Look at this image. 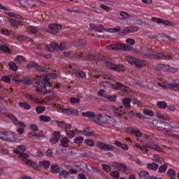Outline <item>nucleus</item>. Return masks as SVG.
I'll return each instance as SVG.
<instances>
[{
    "mask_svg": "<svg viewBox=\"0 0 179 179\" xmlns=\"http://www.w3.org/2000/svg\"><path fill=\"white\" fill-rule=\"evenodd\" d=\"M62 146L63 148H68L69 146V138L64 137L61 139Z\"/></svg>",
    "mask_w": 179,
    "mask_h": 179,
    "instance_id": "obj_38",
    "label": "nucleus"
},
{
    "mask_svg": "<svg viewBox=\"0 0 179 179\" xmlns=\"http://www.w3.org/2000/svg\"><path fill=\"white\" fill-rule=\"evenodd\" d=\"M0 51H2L3 52H9V46L8 44L2 45V43L0 45Z\"/></svg>",
    "mask_w": 179,
    "mask_h": 179,
    "instance_id": "obj_45",
    "label": "nucleus"
},
{
    "mask_svg": "<svg viewBox=\"0 0 179 179\" xmlns=\"http://www.w3.org/2000/svg\"><path fill=\"white\" fill-rule=\"evenodd\" d=\"M2 82H4V83H10V77L8 76H3L1 78Z\"/></svg>",
    "mask_w": 179,
    "mask_h": 179,
    "instance_id": "obj_61",
    "label": "nucleus"
},
{
    "mask_svg": "<svg viewBox=\"0 0 179 179\" xmlns=\"http://www.w3.org/2000/svg\"><path fill=\"white\" fill-rule=\"evenodd\" d=\"M8 65L10 66V69L11 71H14L15 72H16V71L19 69L17 65H16V64H15L13 62H10Z\"/></svg>",
    "mask_w": 179,
    "mask_h": 179,
    "instance_id": "obj_47",
    "label": "nucleus"
},
{
    "mask_svg": "<svg viewBox=\"0 0 179 179\" xmlns=\"http://www.w3.org/2000/svg\"><path fill=\"white\" fill-rule=\"evenodd\" d=\"M63 114H67L68 115H78L79 111L77 109L65 108L64 106H60L59 109Z\"/></svg>",
    "mask_w": 179,
    "mask_h": 179,
    "instance_id": "obj_13",
    "label": "nucleus"
},
{
    "mask_svg": "<svg viewBox=\"0 0 179 179\" xmlns=\"http://www.w3.org/2000/svg\"><path fill=\"white\" fill-rule=\"evenodd\" d=\"M106 66L110 71H115V72H125V66L122 64H114L110 61H106L105 63Z\"/></svg>",
    "mask_w": 179,
    "mask_h": 179,
    "instance_id": "obj_7",
    "label": "nucleus"
},
{
    "mask_svg": "<svg viewBox=\"0 0 179 179\" xmlns=\"http://www.w3.org/2000/svg\"><path fill=\"white\" fill-rule=\"evenodd\" d=\"M18 2L23 8H26V6L30 3L29 0H18Z\"/></svg>",
    "mask_w": 179,
    "mask_h": 179,
    "instance_id": "obj_57",
    "label": "nucleus"
},
{
    "mask_svg": "<svg viewBox=\"0 0 179 179\" xmlns=\"http://www.w3.org/2000/svg\"><path fill=\"white\" fill-rule=\"evenodd\" d=\"M126 60L131 65H134L136 68L141 69L146 66V61L142 60L141 59H136L132 56H126Z\"/></svg>",
    "mask_w": 179,
    "mask_h": 179,
    "instance_id": "obj_3",
    "label": "nucleus"
},
{
    "mask_svg": "<svg viewBox=\"0 0 179 179\" xmlns=\"http://www.w3.org/2000/svg\"><path fill=\"white\" fill-rule=\"evenodd\" d=\"M138 177L139 178L149 179L150 177V174L145 171H141L138 173Z\"/></svg>",
    "mask_w": 179,
    "mask_h": 179,
    "instance_id": "obj_33",
    "label": "nucleus"
},
{
    "mask_svg": "<svg viewBox=\"0 0 179 179\" xmlns=\"http://www.w3.org/2000/svg\"><path fill=\"white\" fill-rule=\"evenodd\" d=\"M97 148L101 150H106V152L115 150V147L110 144H107L103 142H98L96 143Z\"/></svg>",
    "mask_w": 179,
    "mask_h": 179,
    "instance_id": "obj_12",
    "label": "nucleus"
},
{
    "mask_svg": "<svg viewBox=\"0 0 179 179\" xmlns=\"http://www.w3.org/2000/svg\"><path fill=\"white\" fill-rule=\"evenodd\" d=\"M32 101H34V103H38L39 104H43L44 103V100L43 99H41L40 98H38L36 96H34L33 97Z\"/></svg>",
    "mask_w": 179,
    "mask_h": 179,
    "instance_id": "obj_53",
    "label": "nucleus"
},
{
    "mask_svg": "<svg viewBox=\"0 0 179 179\" xmlns=\"http://www.w3.org/2000/svg\"><path fill=\"white\" fill-rule=\"evenodd\" d=\"M109 101H115L117 100V96L115 95H106V98Z\"/></svg>",
    "mask_w": 179,
    "mask_h": 179,
    "instance_id": "obj_64",
    "label": "nucleus"
},
{
    "mask_svg": "<svg viewBox=\"0 0 179 179\" xmlns=\"http://www.w3.org/2000/svg\"><path fill=\"white\" fill-rule=\"evenodd\" d=\"M76 68V66L75 64H71L69 66V69L70 70L71 72L75 75V76H77V78H86V73L80 70H76L75 69Z\"/></svg>",
    "mask_w": 179,
    "mask_h": 179,
    "instance_id": "obj_10",
    "label": "nucleus"
},
{
    "mask_svg": "<svg viewBox=\"0 0 179 179\" xmlns=\"http://www.w3.org/2000/svg\"><path fill=\"white\" fill-rule=\"evenodd\" d=\"M37 114H41L45 111V107L44 106H38L36 108Z\"/></svg>",
    "mask_w": 179,
    "mask_h": 179,
    "instance_id": "obj_58",
    "label": "nucleus"
},
{
    "mask_svg": "<svg viewBox=\"0 0 179 179\" xmlns=\"http://www.w3.org/2000/svg\"><path fill=\"white\" fill-rule=\"evenodd\" d=\"M42 48H43V50H45V51L54 52L55 50H58V45L57 44V42H51L49 45H43Z\"/></svg>",
    "mask_w": 179,
    "mask_h": 179,
    "instance_id": "obj_15",
    "label": "nucleus"
},
{
    "mask_svg": "<svg viewBox=\"0 0 179 179\" xmlns=\"http://www.w3.org/2000/svg\"><path fill=\"white\" fill-rule=\"evenodd\" d=\"M11 16H13V17L10 19L9 22L11 23L12 26H20V24H23L22 23V20H23L22 16L16 14H12Z\"/></svg>",
    "mask_w": 179,
    "mask_h": 179,
    "instance_id": "obj_11",
    "label": "nucleus"
},
{
    "mask_svg": "<svg viewBox=\"0 0 179 179\" xmlns=\"http://www.w3.org/2000/svg\"><path fill=\"white\" fill-rule=\"evenodd\" d=\"M113 87L115 89H117V90H121V92H123L124 94H128L129 92H131V89L125 85H124L121 83H117L116 84L113 85Z\"/></svg>",
    "mask_w": 179,
    "mask_h": 179,
    "instance_id": "obj_14",
    "label": "nucleus"
},
{
    "mask_svg": "<svg viewBox=\"0 0 179 179\" xmlns=\"http://www.w3.org/2000/svg\"><path fill=\"white\" fill-rule=\"evenodd\" d=\"M26 150V145H18L17 147L16 150H14V153L15 155H17L18 157L21 159H23V157H22V155H27L23 152H25Z\"/></svg>",
    "mask_w": 179,
    "mask_h": 179,
    "instance_id": "obj_17",
    "label": "nucleus"
},
{
    "mask_svg": "<svg viewBox=\"0 0 179 179\" xmlns=\"http://www.w3.org/2000/svg\"><path fill=\"white\" fill-rule=\"evenodd\" d=\"M27 68V69H31V68H35V69H36V71H39V72H41L43 71L41 67L34 62H31L29 64H28Z\"/></svg>",
    "mask_w": 179,
    "mask_h": 179,
    "instance_id": "obj_24",
    "label": "nucleus"
},
{
    "mask_svg": "<svg viewBox=\"0 0 179 179\" xmlns=\"http://www.w3.org/2000/svg\"><path fill=\"white\" fill-rule=\"evenodd\" d=\"M167 89H169V90H173V92H178L179 84H167Z\"/></svg>",
    "mask_w": 179,
    "mask_h": 179,
    "instance_id": "obj_31",
    "label": "nucleus"
},
{
    "mask_svg": "<svg viewBox=\"0 0 179 179\" xmlns=\"http://www.w3.org/2000/svg\"><path fill=\"white\" fill-rule=\"evenodd\" d=\"M26 60L24 59V57L23 56H17L15 62V64H17L18 65L20 64H22V62H24Z\"/></svg>",
    "mask_w": 179,
    "mask_h": 179,
    "instance_id": "obj_46",
    "label": "nucleus"
},
{
    "mask_svg": "<svg viewBox=\"0 0 179 179\" xmlns=\"http://www.w3.org/2000/svg\"><path fill=\"white\" fill-rule=\"evenodd\" d=\"M132 99L131 98H124L122 99V104L125 107V108H131V101Z\"/></svg>",
    "mask_w": 179,
    "mask_h": 179,
    "instance_id": "obj_29",
    "label": "nucleus"
},
{
    "mask_svg": "<svg viewBox=\"0 0 179 179\" xmlns=\"http://www.w3.org/2000/svg\"><path fill=\"white\" fill-rule=\"evenodd\" d=\"M95 122L104 128H114L115 120L107 115H100L99 120H95Z\"/></svg>",
    "mask_w": 179,
    "mask_h": 179,
    "instance_id": "obj_2",
    "label": "nucleus"
},
{
    "mask_svg": "<svg viewBox=\"0 0 179 179\" xmlns=\"http://www.w3.org/2000/svg\"><path fill=\"white\" fill-rule=\"evenodd\" d=\"M110 176L115 179L120 178V172L117 171H113L110 172Z\"/></svg>",
    "mask_w": 179,
    "mask_h": 179,
    "instance_id": "obj_55",
    "label": "nucleus"
},
{
    "mask_svg": "<svg viewBox=\"0 0 179 179\" xmlns=\"http://www.w3.org/2000/svg\"><path fill=\"white\" fill-rule=\"evenodd\" d=\"M50 171L53 174H58L61 171V168L58 165H51L50 166Z\"/></svg>",
    "mask_w": 179,
    "mask_h": 179,
    "instance_id": "obj_32",
    "label": "nucleus"
},
{
    "mask_svg": "<svg viewBox=\"0 0 179 179\" xmlns=\"http://www.w3.org/2000/svg\"><path fill=\"white\" fill-rule=\"evenodd\" d=\"M106 50L115 51H132L133 48L132 46L126 45L125 43H117L106 46Z\"/></svg>",
    "mask_w": 179,
    "mask_h": 179,
    "instance_id": "obj_4",
    "label": "nucleus"
},
{
    "mask_svg": "<svg viewBox=\"0 0 179 179\" xmlns=\"http://www.w3.org/2000/svg\"><path fill=\"white\" fill-rule=\"evenodd\" d=\"M114 145L117 148H121L123 150H128V149H129V147L127 144L122 143L118 141H115Z\"/></svg>",
    "mask_w": 179,
    "mask_h": 179,
    "instance_id": "obj_27",
    "label": "nucleus"
},
{
    "mask_svg": "<svg viewBox=\"0 0 179 179\" xmlns=\"http://www.w3.org/2000/svg\"><path fill=\"white\" fill-rule=\"evenodd\" d=\"M34 80L36 83V91L39 93H43V94H48L51 93V90H47V86L51 87L52 85L50 83V78L48 76H36L34 78Z\"/></svg>",
    "mask_w": 179,
    "mask_h": 179,
    "instance_id": "obj_1",
    "label": "nucleus"
},
{
    "mask_svg": "<svg viewBox=\"0 0 179 179\" xmlns=\"http://www.w3.org/2000/svg\"><path fill=\"white\" fill-rule=\"evenodd\" d=\"M30 3H31L32 6H41L44 5V2L40 0H29Z\"/></svg>",
    "mask_w": 179,
    "mask_h": 179,
    "instance_id": "obj_36",
    "label": "nucleus"
},
{
    "mask_svg": "<svg viewBox=\"0 0 179 179\" xmlns=\"http://www.w3.org/2000/svg\"><path fill=\"white\" fill-rule=\"evenodd\" d=\"M152 22H154V23H157L158 24H162V23L163 22V19L155 17H152Z\"/></svg>",
    "mask_w": 179,
    "mask_h": 179,
    "instance_id": "obj_60",
    "label": "nucleus"
},
{
    "mask_svg": "<svg viewBox=\"0 0 179 179\" xmlns=\"http://www.w3.org/2000/svg\"><path fill=\"white\" fill-rule=\"evenodd\" d=\"M112 166H113V167H114V169H117L120 171H122V172L126 169L125 168L126 166H124V164H122V163L113 162Z\"/></svg>",
    "mask_w": 179,
    "mask_h": 179,
    "instance_id": "obj_26",
    "label": "nucleus"
},
{
    "mask_svg": "<svg viewBox=\"0 0 179 179\" xmlns=\"http://www.w3.org/2000/svg\"><path fill=\"white\" fill-rule=\"evenodd\" d=\"M84 143L85 145H87V146H90L91 148H93V146H94V141L93 140L85 139L84 141Z\"/></svg>",
    "mask_w": 179,
    "mask_h": 179,
    "instance_id": "obj_51",
    "label": "nucleus"
},
{
    "mask_svg": "<svg viewBox=\"0 0 179 179\" xmlns=\"http://www.w3.org/2000/svg\"><path fill=\"white\" fill-rule=\"evenodd\" d=\"M120 16H122V17H123L125 20H127V19H131V17H132V15L128 14V13L127 12H124L122 11L120 13Z\"/></svg>",
    "mask_w": 179,
    "mask_h": 179,
    "instance_id": "obj_49",
    "label": "nucleus"
},
{
    "mask_svg": "<svg viewBox=\"0 0 179 179\" xmlns=\"http://www.w3.org/2000/svg\"><path fill=\"white\" fill-rule=\"evenodd\" d=\"M59 178L62 179V178H68V177H69V173L65 170L62 171L59 173Z\"/></svg>",
    "mask_w": 179,
    "mask_h": 179,
    "instance_id": "obj_40",
    "label": "nucleus"
},
{
    "mask_svg": "<svg viewBox=\"0 0 179 179\" xmlns=\"http://www.w3.org/2000/svg\"><path fill=\"white\" fill-rule=\"evenodd\" d=\"M147 169L148 170H152L153 171H156L157 169H159V165L156 163H149L147 164Z\"/></svg>",
    "mask_w": 179,
    "mask_h": 179,
    "instance_id": "obj_34",
    "label": "nucleus"
},
{
    "mask_svg": "<svg viewBox=\"0 0 179 179\" xmlns=\"http://www.w3.org/2000/svg\"><path fill=\"white\" fill-rule=\"evenodd\" d=\"M102 167L105 171H107V173H110V171H111V166H110V165L103 164Z\"/></svg>",
    "mask_w": 179,
    "mask_h": 179,
    "instance_id": "obj_62",
    "label": "nucleus"
},
{
    "mask_svg": "<svg viewBox=\"0 0 179 179\" xmlns=\"http://www.w3.org/2000/svg\"><path fill=\"white\" fill-rule=\"evenodd\" d=\"M124 108V106H121L119 108H114V113L116 114V115H118L119 117H121L125 114V111L122 110Z\"/></svg>",
    "mask_w": 179,
    "mask_h": 179,
    "instance_id": "obj_28",
    "label": "nucleus"
},
{
    "mask_svg": "<svg viewBox=\"0 0 179 179\" xmlns=\"http://www.w3.org/2000/svg\"><path fill=\"white\" fill-rule=\"evenodd\" d=\"M79 134H82V135H84L85 136H93V134L94 132L92 131V129L90 127H85L83 130L78 131Z\"/></svg>",
    "mask_w": 179,
    "mask_h": 179,
    "instance_id": "obj_23",
    "label": "nucleus"
},
{
    "mask_svg": "<svg viewBox=\"0 0 179 179\" xmlns=\"http://www.w3.org/2000/svg\"><path fill=\"white\" fill-rule=\"evenodd\" d=\"M127 134H131V135H134L136 138H141L142 136V132L141 130L136 129L134 127H129L127 129Z\"/></svg>",
    "mask_w": 179,
    "mask_h": 179,
    "instance_id": "obj_19",
    "label": "nucleus"
},
{
    "mask_svg": "<svg viewBox=\"0 0 179 179\" xmlns=\"http://www.w3.org/2000/svg\"><path fill=\"white\" fill-rule=\"evenodd\" d=\"M50 163L48 161L44 160L39 162V166L38 167H41L42 169H50Z\"/></svg>",
    "mask_w": 179,
    "mask_h": 179,
    "instance_id": "obj_30",
    "label": "nucleus"
},
{
    "mask_svg": "<svg viewBox=\"0 0 179 179\" xmlns=\"http://www.w3.org/2000/svg\"><path fill=\"white\" fill-rule=\"evenodd\" d=\"M61 29H62V26H61V24L55 23L49 24V30L52 34H57V33H59Z\"/></svg>",
    "mask_w": 179,
    "mask_h": 179,
    "instance_id": "obj_16",
    "label": "nucleus"
},
{
    "mask_svg": "<svg viewBox=\"0 0 179 179\" xmlns=\"http://www.w3.org/2000/svg\"><path fill=\"white\" fill-rule=\"evenodd\" d=\"M6 117L7 118H10V120L13 121L15 125H20V127H21L17 129V134H19V135H22V134L24 132V128H26V125L24 124V123L19 122L16 117H15V115H13V114L8 113L6 115Z\"/></svg>",
    "mask_w": 179,
    "mask_h": 179,
    "instance_id": "obj_6",
    "label": "nucleus"
},
{
    "mask_svg": "<svg viewBox=\"0 0 179 179\" xmlns=\"http://www.w3.org/2000/svg\"><path fill=\"white\" fill-rule=\"evenodd\" d=\"M145 149L141 150L143 153H148V148L149 149H153L154 150H157V152H163V148L159 146V145L155 144L154 143H147L145 145Z\"/></svg>",
    "mask_w": 179,
    "mask_h": 179,
    "instance_id": "obj_9",
    "label": "nucleus"
},
{
    "mask_svg": "<svg viewBox=\"0 0 179 179\" xmlns=\"http://www.w3.org/2000/svg\"><path fill=\"white\" fill-rule=\"evenodd\" d=\"M40 121H43V122H50L51 121V117L45 116V115H41L39 117Z\"/></svg>",
    "mask_w": 179,
    "mask_h": 179,
    "instance_id": "obj_44",
    "label": "nucleus"
},
{
    "mask_svg": "<svg viewBox=\"0 0 179 179\" xmlns=\"http://www.w3.org/2000/svg\"><path fill=\"white\" fill-rule=\"evenodd\" d=\"M83 117H88V118H93L96 117L94 112L87 111L82 113Z\"/></svg>",
    "mask_w": 179,
    "mask_h": 179,
    "instance_id": "obj_41",
    "label": "nucleus"
},
{
    "mask_svg": "<svg viewBox=\"0 0 179 179\" xmlns=\"http://www.w3.org/2000/svg\"><path fill=\"white\" fill-rule=\"evenodd\" d=\"M21 157H23V158H21L20 160L22 162H23V163L27 164V166H29V167H31L34 170H38V165L37 164V163L31 161V159H29V158L30 157V156L29 155L22 154L21 155Z\"/></svg>",
    "mask_w": 179,
    "mask_h": 179,
    "instance_id": "obj_8",
    "label": "nucleus"
},
{
    "mask_svg": "<svg viewBox=\"0 0 179 179\" xmlns=\"http://www.w3.org/2000/svg\"><path fill=\"white\" fill-rule=\"evenodd\" d=\"M98 96L99 97H105V98L107 97V94H106V91H104L103 90H100L98 92Z\"/></svg>",
    "mask_w": 179,
    "mask_h": 179,
    "instance_id": "obj_63",
    "label": "nucleus"
},
{
    "mask_svg": "<svg viewBox=\"0 0 179 179\" xmlns=\"http://www.w3.org/2000/svg\"><path fill=\"white\" fill-rule=\"evenodd\" d=\"M4 141H8V142L16 141L15 134L12 131H4Z\"/></svg>",
    "mask_w": 179,
    "mask_h": 179,
    "instance_id": "obj_18",
    "label": "nucleus"
},
{
    "mask_svg": "<svg viewBox=\"0 0 179 179\" xmlns=\"http://www.w3.org/2000/svg\"><path fill=\"white\" fill-rule=\"evenodd\" d=\"M78 57H80V59L83 61H95L96 62V57L94 55H90L86 57V55L83 52H80L78 55Z\"/></svg>",
    "mask_w": 179,
    "mask_h": 179,
    "instance_id": "obj_20",
    "label": "nucleus"
},
{
    "mask_svg": "<svg viewBox=\"0 0 179 179\" xmlns=\"http://www.w3.org/2000/svg\"><path fill=\"white\" fill-rule=\"evenodd\" d=\"M100 86H103V87H111L113 84L108 81H102L100 83Z\"/></svg>",
    "mask_w": 179,
    "mask_h": 179,
    "instance_id": "obj_52",
    "label": "nucleus"
},
{
    "mask_svg": "<svg viewBox=\"0 0 179 179\" xmlns=\"http://www.w3.org/2000/svg\"><path fill=\"white\" fill-rule=\"evenodd\" d=\"M18 106H20L21 108H24V110H30L31 108L30 104L26 102H19Z\"/></svg>",
    "mask_w": 179,
    "mask_h": 179,
    "instance_id": "obj_39",
    "label": "nucleus"
},
{
    "mask_svg": "<svg viewBox=\"0 0 179 179\" xmlns=\"http://www.w3.org/2000/svg\"><path fill=\"white\" fill-rule=\"evenodd\" d=\"M66 135L70 138V139H72V138H75V131L73 130H67Z\"/></svg>",
    "mask_w": 179,
    "mask_h": 179,
    "instance_id": "obj_59",
    "label": "nucleus"
},
{
    "mask_svg": "<svg viewBox=\"0 0 179 179\" xmlns=\"http://www.w3.org/2000/svg\"><path fill=\"white\" fill-rule=\"evenodd\" d=\"M156 117L159 120H163L164 121H170L171 120L170 116L169 115L159 112L156 113Z\"/></svg>",
    "mask_w": 179,
    "mask_h": 179,
    "instance_id": "obj_25",
    "label": "nucleus"
},
{
    "mask_svg": "<svg viewBox=\"0 0 179 179\" xmlns=\"http://www.w3.org/2000/svg\"><path fill=\"white\" fill-rule=\"evenodd\" d=\"M70 101L71 104H78L80 103V99H79V97H71Z\"/></svg>",
    "mask_w": 179,
    "mask_h": 179,
    "instance_id": "obj_54",
    "label": "nucleus"
},
{
    "mask_svg": "<svg viewBox=\"0 0 179 179\" xmlns=\"http://www.w3.org/2000/svg\"><path fill=\"white\" fill-rule=\"evenodd\" d=\"M83 141H85V138L82 137L81 136H79L78 137L74 138V142L77 145H80L81 143H83Z\"/></svg>",
    "mask_w": 179,
    "mask_h": 179,
    "instance_id": "obj_48",
    "label": "nucleus"
},
{
    "mask_svg": "<svg viewBox=\"0 0 179 179\" xmlns=\"http://www.w3.org/2000/svg\"><path fill=\"white\" fill-rule=\"evenodd\" d=\"M148 58H150L151 59H166L167 61H170L171 59L177 60L179 59V55L175 54L171 57L170 55H164L163 53L159 52L155 55H149Z\"/></svg>",
    "mask_w": 179,
    "mask_h": 179,
    "instance_id": "obj_5",
    "label": "nucleus"
},
{
    "mask_svg": "<svg viewBox=\"0 0 179 179\" xmlns=\"http://www.w3.org/2000/svg\"><path fill=\"white\" fill-rule=\"evenodd\" d=\"M27 31L29 34H37L38 29L36 27L29 26L27 27Z\"/></svg>",
    "mask_w": 179,
    "mask_h": 179,
    "instance_id": "obj_35",
    "label": "nucleus"
},
{
    "mask_svg": "<svg viewBox=\"0 0 179 179\" xmlns=\"http://www.w3.org/2000/svg\"><path fill=\"white\" fill-rule=\"evenodd\" d=\"M167 176L169 178L174 179L176 178V171L174 169H171L167 171Z\"/></svg>",
    "mask_w": 179,
    "mask_h": 179,
    "instance_id": "obj_42",
    "label": "nucleus"
},
{
    "mask_svg": "<svg viewBox=\"0 0 179 179\" xmlns=\"http://www.w3.org/2000/svg\"><path fill=\"white\" fill-rule=\"evenodd\" d=\"M152 159L154 160V162L159 163L160 164H162V163H164V159H163V157H161L159 155H154Z\"/></svg>",
    "mask_w": 179,
    "mask_h": 179,
    "instance_id": "obj_37",
    "label": "nucleus"
},
{
    "mask_svg": "<svg viewBox=\"0 0 179 179\" xmlns=\"http://www.w3.org/2000/svg\"><path fill=\"white\" fill-rule=\"evenodd\" d=\"M157 106L158 108H161L162 110L167 108V103L165 101H159L157 102Z\"/></svg>",
    "mask_w": 179,
    "mask_h": 179,
    "instance_id": "obj_43",
    "label": "nucleus"
},
{
    "mask_svg": "<svg viewBox=\"0 0 179 179\" xmlns=\"http://www.w3.org/2000/svg\"><path fill=\"white\" fill-rule=\"evenodd\" d=\"M143 114H145V115H148V117H153V115H155L153 110L149 109L143 110Z\"/></svg>",
    "mask_w": 179,
    "mask_h": 179,
    "instance_id": "obj_56",
    "label": "nucleus"
},
{
    "mask_svg": "<svg viewBox=\"0 0 179 179\" xmlns=\"http://www.w3.org/2000/svg\"><path fill=\"white\" fill-rule=\"evenodd\" d=\"M167 167H168L167 164H164L162 165V166L159 168L158 172H159V173H166V171L167 170Z\"/></svg>",
    "mask_w": 179,
    "mask_h": 179,
    "instance_id": "obj_50",
    "label": "nucleus"
},
{
    "mask_svg": "<svg viewBox=\"0 0 179 179\" xmlns=\"http://www.w3.org/2000/svg\"><path fill=\"white\" fill-rule=\"evenodd\" d=\"M162 131H164V134L166 136H170L171 138H175L179 141V134H174L171 131V129L169 130L166 128H162Z\"/></svg>",
    "mask_w": 179,
    "mask_h": 179,
    "instance_id": "obj_21",
    "label": "nucleus"
},
{
    "mask_svg": "<svg viewBox=\"0 0 179 179\" xmlns=\"http://www.w3.org/2000/svg\"><path fill=\"white\" fill-rule=\"evenodd\" d=\"M135 31H138V28L135 26H129L124 28L122 33V34H129V33H134Z\"/></svg>",
    "mask_w": 179,
    "mask_h": 179,
    "instance_id": "obj_22",
    "label": "nucleus"
}]
</instances>
